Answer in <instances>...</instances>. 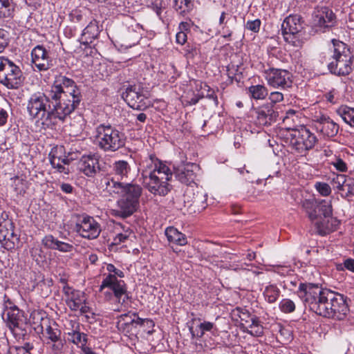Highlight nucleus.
Returning <instances> with one entry per match:
<instances>
[{"instance_id":"nucleus-1","label":"nucleus","mask_w":354,"mask_h":354,"mask_svg":"<svg viewBox=\"0 0 354 354\" xmlns=\"http://www.w3.org/2000/svg\"><path fill=\"white\" fill-rule=\"evenodd\" d=\"M298 294L305 305L319 316L343 320L348 311L346 300L342 295L317 285L301 283Z\"/></svg>"},{"instance_id":"nucleus-2","label":"nucleus","mask_w":354,"mask_h":354,"mask_svg":"<svg viewBox=\"0 0 354 354\" xmlns=\"http://www.w3.org/2000/svg\"><path fill=\"white\" fill-rule=\"evenodd\" d=\"M50 96L53 101V109H50L49 98L43 93H34L30 97L27 109L30 117L32 118L44 119L54 118L64 122L66 113V96L64 87L59 80H56L51 87Z\"/></svg>"},{"instance_id":"nucleus-3","label":"nucleus","mask_w":354,"mask_h":354,"mask_svg":"<svg viewBox=\"0 0 354 354\" xmlns=\"http://www.w3.org/2000/svg\"><path fill=\"white\" fill-rule=\"evenodd\" d=\"M142 183L154 195L165 196L171 189L169 181L172 173L169 168L158 159L150 156L142 173Z\"/></svg>"},{"instance_id":"nucleus-4","label":"nucleus","mask_w":354,"mask_h":354,"mask_svg":"<svg viewBox=\"0 0 354 354\" xmlns=\"http://www.w3.org/2000/svg\"><path fill=\"white\" fill-rule=\"evenodd\" d=\"M106 189L111 193L119 195L118 201V215L127 218L132 215L139 206V199L142 194V187L133 183H123L113 178L105 179Z\"/></svg>"},{"instance_id":"nucleus-5","label":"nucleus","mask_w":354,"mask_h":354,"mask_svg":"<svg viewBox=\"0 0 354 354\" xmlns=\"http://www.w3.org/2000/svg\"><path fill=\"white\" fill-rule=\"evenodd\" d=\"M333 60L328 64L329 71L336 75L345 76L352 71V55L346 45L333 39Z\"/></svg>"},{"instance_id":"nucleus-6","label":"nucleus","mask_w":354,"mask_h":354,"mask_svg":"<svg viewBox=\"0 0 354 354\" xmlns=\"http://www.w3.org/2000/svg\"><path fill=\"white\" fill-rule=\"evenodd\" d=\"M95 133L98 145L104 151H116L125 145L124 133L110 124H100L97 127Z\"/></svg>"},{"instance_id":"nucleus-7","label":"nucleus","mask_w":354,"mask_h":354,"mask_svg":"<svg viewBox=\"0 0 354 354\" xmlns=\"http://www.w3.org/2000/svg\"><path fill=\"white\" fill-rule=\"evenodd\" d=\"M68 226L82 238L89 240L97 238L102 231L100 224L93 216L86 214L72 213Z\"/></svg>"},{"instance_id":"nucleus-8","label":"nucleus","mask_w":354,"mask_h":354,"mask_svg":"<svg viewBox=\"0 0 354 354\" xmlns=\"http://www.w3.org/2000/svg\"><path fill=\"white\" fill-rule=\"evenodd\" d=\"M30 318L34 329L37 333H41L45 339L50 340L52 343L63 337L58 325L50 320L44 313L33 312Z\"/></svg>"},{"instance_id":"nucleus-9","label":"nucleus","mask_w":354,"mask_h":354,"mask_svg":"<svg viewBox=\"0 0 354 354\" xmlns=\"http://www.w3.org/2000/svg\"><path fill=\"white\" fill-rule=\"evenodd\" d=\"M99 290L108 300L115 297L118 303L124 304L129 299L125 282L118 279L115 274H109L103 279Z\"/></svg>"},{"instance_id":"nucleus-10","label":"nucleus","mask_w":354,"mask_h":354,"mask_svg":"<svg viewBox=\"0 0 354 354\" xmlns=\"http://www.w3.org/2000/svg\"><path fill=\"white\" fill-rule=\"evenodd\" d=\"M290 143L299 153L313 149L317 141L316 136L305 127L289 130Z\"/></svg>"},{"instance_id":"nucleus-11","label":"nucleus","mask_w":354,"mask_h":354,"mask_svg":"<svg viewBox=\"0 0 354 354\" xmlns=\"http://www.w3.org/2000/svg\"><path fill=\"white\" fill-rule=\"evenodd\" d=\"M122 97L134 109L145 110L150 105L148 92L140 84L129 86L122 93Z\"/></svg>"},{"instance_id":"nucleus-12","label":"nucleus","mask_w":354,"mask_h":354,"mask_svg":"<svg viewBox=\"0 0 354 354\" xmlns=\"http://www.w3.org/2000/svg\"><path fill=\"white\" fill-rule=\"evenodd\" d=\"M264 77L269 86L286 89L292 84V75L287 70L270 68L264 71Z\"/></svg>"},{"instance_id":"nucleus-13","label":"nucleus","mask_w":354,"mask_h":354,"mask_svg":"<svg viewBox=\"0 0 354 354\" xmlns=\"http://www.w3.org/2000/svg\"><path fill=\"white\" fill-rule=\"evenodd\" d=\"M335 15L328 7H317L313 13V26L316 31L324 32L335 24Z\"/></svg>"},{"instance_id":"nucleus-14","label":"nucleus","mask_w":354,"mask_h":354,"mask_svg":"<svg viewBox=\"0 0 354 354\" xmlns=\"http://www.w3.org/2000/svg\"><path fill=\"white\" fill-rule=\"evenodd\" d=\"M145 324L153 326L152 320L149 319H141L137 317L136 313L124 314L118 317L117 322V328L122 333L127 334H133L137 328L138 326L145 325Z\"/></svg>"},{"instance_id":"nucleus-15","label":"nucleus","mask_w":354,"mask_h":354,"mask_svg":"<svg viewBox=\"0 0 354 354\" xmlns=\"http://www.w3.org/2000/svg\"><path fill=\"white\" fill-rule=\"evenodd\" d=\"M15 225L11 219L3 218L0 221V243L8 250L15 248L19 242V237L14 232Z\"/></svg>"},{"instance_id":"nucleus-16","label":"nucleus","mask_w":354,"mask_h":354,"mask_svg":"<svg viewBox=\"0 0 354 354\" xmlns=\"http://www.w3.org/2000/svg\"><path fill=\"white\" fill-rule=\"evenodd\" d=\"M22 82L21 71L12 62L7 65L3 72L0 73V83L8 88H16Z\"/></svg>"},{"instance_id":"nucleus-17","label":"nucleus","mask_w":354,"mask_h":354,"mask_svg":"<svg viewBox=\"0 0 354 354\" xmlns=\"http://www.w3.org/2000/svg\"><path fill=\"white\" fill-rule=\"evenodd\" d=\"M199 171V166L195 163L187 162L179 165L175 169L176 178L182 183L190 185L194 183L196 173Z\"/></svg>"},{"instance_id":"nucleus-18","label":"nucleus","mask_w":354,"mask_h":354,"mask_svg":"<svg viewBox=\"0 0 354 354\" xmlns=\"http://www.w3.org/2000/svg\"><path fill=\"white\" fill-rule=\"evenodd\" d=\"M315 127L326 138H333L339 131V125L326 115L316 116Z\"/></svg>"},{"instance_id":"nucleus-19","label":"nucleus","mask_w":354,"mask_h":354,"mask_svg":"<svg viewBox=\"0 0 354 354\" xmlns=\"http://www.w3.org/2000/svg\"><path fill=\"white\" fill-rule=\"evenodd\" d=\"M78 169L88 177H93L100 171L98 156L95 154L82 156L78 162Z\"/></svg>"},{"instance_id":"nucleus-20","label":"nucleus","mask_w":354,"mask_h":354,"mask_svg":"<svg viewBox=\"0 0 354 354\" xmlns=\"http://www.w3.org/2000/svg\"><path fill=\"white\" fill-rule=\"evenodd\" d=\"M257 122L261 126H269L275 122L279 113L271 104L261 106L255 111Z\"/></svg>"},{"instance_id":"nucleus-21","label":"nucleus","mask_w":354,"mask_h":354,"mask_svg":"<svg viewBox=\"0 0 354 354\" xmlns=\"http://www.w3.org/2000/svg\"><path fill=\"white\" fill-rule=\"evenodd\" d=\"M32 62L39 71H46L51 66L48 51L41 45L35 46L31 52Z\"/></svg>"},{"instance_id":"nucleus-22","label":"nucleus","mask_w":354,"mask_h":354,"mask_svg":"<svg viewBox=\"0 0 354 354\" xmlns=\"http://www.w3.org/2000/svg\"><path fill=\"white\" fill-rule=\"evenodd\" d=\"M68 287V306L73 311H79L80 314L87 313L90 308L85 304V297L81 291L73 290Z\"/></svg>"},{"instance_id":"nucleus-23","label":"nucleus","mask_w":354,"mask_h":354,"mask_svg":"<svg viewBox=\"0 0 354 354\" xmlns=\"http://www.w3.org/2000/svg\"><path fill=\"white\" fill-rule=\"evenodd\" d=\"M303 29L301 18L299 15H290L286 17L281 26L282 32L299 33Z\"/></svg>"},{"instance_id":"nucleus-24","label":"nucleus","mask_w":354,"mask_h":354,"mask_svg":"<svg viewBox=\"0 0 354 354\" xmlns=\"http://www.w3.org/2000/svg\"><path fill=\"white\" fill-rule=\"evenodd\" d=\"M333 214L331 200H322L317 203L314 212H308L309 218L313 221L317 219L318 216L323 215L325 218H329Z\"/></svg>"},{"instance_id":"nucleus-25","label":"nucleus","mask_w":354,"mask_h":354,"mask_svg":"<svg viewBox=\"0 0 354 354\" xmlns=\"http://www.w3.org/2000/svg\"><path fill=\"white\" fill-rule=\"evenodd\" d=\"M68 147L69 151H68V162L70 160L77 159L81 154V152L86 149L87 144L85 142L84 138H75L71 139L68 141Z\"/></svg>"},{"instance_id":"nucleus-26","label":"nucleus","mask_w":354,"mask_h":354,"mask_svg":"<svg viewBox=\"0 0 354 354\" xmlns=\"http://www.w3.org/2000/svg\"><path fill=\"white\" fill-rule=\"evenodd\" d=\"M131 168L130 165L126 160H118L113 165V171L117 181L123 180L129 178Z\"/></svg>"},{"instance_id":"nucleus-27","label":"nucleus","mask_w":354,"mask_h":354,"mask_svg":"<svg viewBox=\"0 0 354 354\" xmlns=\"http://www.w3.org/2000/svg\"><path fill=\"white\" fill-rule=\"evenodd\" d=\"M99 27L96 21H91L83 30L82 40L84 44L92 43L93 40L97 38L99 35Z\"/></svg>"},{"instance_id":"nucleus-28","label":"nucleus","mask_w":354,"mask_h":354,"mask_svg":"<svg viewBox=\"0 0 354 354\" xmlns=\"http://www.w3.org/2000/svg\"><path fill=\"white\" fill-rule=\"evenodd\" d=\"M165 235L167 240L171 243H174L179 245H185L187 243L185 235L174 227H167L165 230Z\"/></svg>"},{"instance_id":"nucleus-29","label":"nucleus","mask_w":354,"mask_h":354,"mask_svg":"<svg viewBox=\"0 0 354 354\" xmlns=\"http://www.w3.org/2000/svg\"><path fill=\"white\" fill-rule=\"evenodd\" d=\"M114 228L116 232L113 238V244L115 245L124 243L132 234V231L128 226H125L121 223H116Z\"/></svg>"},{"instance_id":"nucleus-30","label":"nucleus","mask_w":354,"mask_h":354,"mask_svg":"<svg viewBox=\"0 0 354 354\" xmlns=\"http://www.w3.org/2000/svg\"><path fill=\"white\" fill-rule=\"evenodd\" d=\"M6 321L7 326L9 328L15 327L19 324H22L24 322L22 313L19 308L10 309L8 312L6 313Z\"/></svg>"},{"instance_id":"nucleus-31","label":"nucleus","mask_w":354,"mask_h":354,"mask_svg":"<svg viewBox=\"0 0 354 354\" xmlns=\"http://www.w3.org/2000/svg\"><path fill=\"white\" fill-rule=\"evenodd\" d=\"M281 294L279 288L275 284L267 285L263 292V295L266 301L273 304L277 301Z\"/></svg>"},{"instance_id":"nucleus-32","label":"nucleus","mask_w":354,"mask_h":354,"mask_svg":"<svg viewBox=\"0 0 354 354\" xmlns=\"http://www.w3.org/2000/svg\"><path fill=\"white\" fill-rule=\"evenodd\" d=\"M71 88L72 91H68L69 95H68V101L71 102V109L68 113V115L71 113L75 109V108L80 104V93L79 90H75L74 88V81L68 78V89Z\"/></svg>"},{"instance_id":"nucleus-33","label":"nucleus","mask_w":354,"mask_h":354,"mask_svg":"<svg viewBox=\"0 0 354 354\" xmlns=\"http://www.w3.org/2000/svg\"><path fill=\"white\" fill-rule=\"evenodd\" d=\"M43 244L50 249L58 250L59 251H66V243L58 241L52 235L46 236L42 240Z\"/></svg>"},{"instance_id":"nucleus-34","label":"nucleus","mask_w":354,"mask_h":354,"mask_svg":"<svg viewBox=\"0 0 354 354\" xmlns=\"http://www.w3.org/2000/svg\"><path fill=\"white\" fill-rule=\"evenodd\" d=\"M235 312H236V315L241 319V325L245 328H246L250 323L256 322L257 316L251 315L245 308L237 307L235 309Z\"/></svg>"},{"instance_id":"nucleus-35","label":"nucleus","mask_w":354,"mask_h":354,"mask_svg":"<svg viewBox=\"0 0 354 354\" xmlns=\"http://www.w3.org/2000/svg\"><path fill=\"white\" fill-rule=\"evenodd\" d=\"M68 341L72 342L83 350L84 348H86V335L74 330L72 333L68 332Z\"/></svg>"},{"instance_id":"nucleus-36","label":"nucleus","mask_w":354,"mask_h":354,"mask_svg":"<svg viewBox=\"0 0 354 354\" xmlns=\"http://www.w3.org/2000/svg\"><path fill=\"white\" fill-rule=\"evenodd\" d=\"M249 94L254 100H263L268 95V89L264 85H252L248 88Z\"/></svg>"},{"instance_id":"nucleus-37","label":"nucleus","mask_w":354,"mask_h":354,"mask_svg":"<svg viewBox=\"0 0 354 354\" xmlns=\"http://www.w3.org/2000/svg\"><path fill=\"white\" fill-rule=\"evenodd\" d=\"M192 0H174V7L180 15L185 16L193 8Z\"/></svg>"},{"instance_id":"nucleus-38","label":"nucleus","mask_w":354,"mask_h":354,"mask_svg":"<svg viewBox=\"0 0 354 354\" xmlns=\"http://www.w3.org/2000/svg\"><path fill=\"white\" fill-rule=\"evenodd\" d=\"M337 112L346 123L354 127V109L344 106L339 107Z\"/></svg>"},{"instance_id":"nucleus-39","label":"nucleus","mask_w":354,"mask_h":354,"mask_svg":"<svg viewBox=\"0 0 354 354\" xmlns=\"http://www.w3.org/2000/svg\"><path fill=\"white\" fill-rule=\"evenodd\" d=\"M83 118L81 115L76 117L75 124H70L71 129L69 130L70 140L79 136L82 132Z\"/></svg>"},{"instance_id":"nucleus-40","label":"nucleus","mask_w":354,"mask_h":354,"mask_svg":"<svg viewBox=\"0 0 354 354\" xmlns=\"http://www.w3.org/2000/svg\"><path fill=\"white\" fill-rule=\"evenodd\" d=\"M13 10L12 0H0V19L11 17Z\"/></svg>"},{"instance_id":"nucleus-41","label":"nucleus","mask_w":354,"mask_h":354,"mask_svg":"<svg viewBox=\"0 0 354 354\" xmlns=\"http://www.w3.org/2000/svg\"><path fill=\"white\" fill-rule=\"evenodd\" d=\"M66 341L65 337L57 341H55L51 344L52 354H66Z\"/></svg>"},{"instance_id":"nucleus-42","label":"nucleus","mask_w":354,"mask_h":354,"mask_svg":"<svg viewBox=\"0 0 354 354\" xmlns=\"http://www.w3.org/2000/svg\"><path fill=\"white\" fill-rule=\"evenodd\" d=\"M27 326V324L24 322L22 324L15 326V327H12L10 329L16 338L26 339L28 336Z\"/></svg>"},{"instance_id":"nucleus-43","label":"nucleus","mask_w":354,"mask_h":354,"mask_svg":"<svg viewBox=\"0 0 354 354\" xmlns=\"http://www.w3.org/2000/svg\"><path fill=\"white\" fill-rule=\"evenodd\" d=\"M341 196L344 198H348L354 196V180L348 178L347 181L343 185L339 192Z\"/></svg>"},{"instance_id":"nucleus-44","label":"nucleus","mask_w":354,"mask_h":354,"mask_svg":"<svg viewBox=\"0 0 354 354\" xmlns=\"http://www.w3.org/2000/svg\"><path fill=\"white\" fill-rule=\"evenodd\" d=\"M245 328L248 333L257 337L261 336L263 333V328L257 317H256V322L250 323Z\"/></svg>"},{"instance_id":"nucleus-45","label":"nucleus","mask_w":354,"mask_h":354,"mask_svg":"<svg viewBox=\"0 0 354 354\" xmlns=\"http://www.w3.org/2000/svg\"><path fill=\"white\" fill-rule=\"evenodd\" d=\"M279 308L285 313H290L295 310V305L292 300L283 299L279 303Z\"/></svg>"},{"instance_id":"nucleus-46","label":"nucleus","mask_w":354,"mask_h":354,"mask_svg":"<svg viewBox=\"0 0 354 354\" xmlns=\"http://www.w3.org/2000/svg\"><path fill=\"white\" fill-rule=\"evenodd\" d=\"M284 39L292 46L299 47L301 46V41L299 39V33L282 32Z\"/></svg>"},{"instance_id":"nucleus-47","label":"nucleus","mask_w":354,"mask_h":354,"mask_svg":"<svg viewBox=\"0 0 354 354\" xmlns=\"http://www.w3.org/2000/svg\"><path fill=\"white\" fill-rule=\"evenodd\" d=\"M347 180L348 178H346V176L337 174L333 178L331 183L333 187L340 192Z\"/></svg>"},{"instance_id":"nucleus-48","label":"nucleus","mask_w":354,"mask_h":354,"mask_svg":"<svg viewBox=\"0 0 354 354\" xmlns=\"http://www.w3.org/2000/svg\"><path fill=\"white\" fill-rule=\"evenodd\" d=\"M198 328L199 330L197 332L196 335L198 337H202L205 332L212 331L214 328V324L210 322H204L199 324Z\"/></svg>"},{"instance_id":"nucleus-49","label":"nucleus","mask_w":354,"mask_h":354,"mask_svg":"<svg viewBox=\"0 0 354 354\" xmlns=\"http://www.w3.org/2000/svg\"><path fill=\"white\" fill-rule=\"evenodd\" d=\"M205 196L201 194H197L193 199L192 203L191 205H194L195 207H198V210L201 211L205 209V206L203 205V201H205Z\"/></svg>"},{"instance_id":"nucleus-50","label":"nucleus","mask_w":354,"mask_h":354,"mask_svg":"<svg viewBox=\"0 0 354 354\" xmlns=\"http://www.w3.org/2000/svg\"><path fill=\"white\" fill-rule=\"evenodd\" d=\"M316 189L324 196H329L331 193L330 187L325 183H317L315 184Z\"/></svg>"},{"instance_id":"nucleus-51","label":"nucleus","mask_w":354,"mask_h":354,"mask_svg":"<svg viewBox=\"0 0 354 354\" xmlns=\"http://www.w3.org/2000/svg\"><path fill=\"white\" fill-rule=\"evenodd\" d=\"M330 165H333L339 171L344 172L347 171L346 162L340 158L336 157L334 160L331 161Z\"/></svg>"},{"instance_id":"nucleus-52","label":"nucleus","mask_w":354,"mask_h":354,"mask_svg":"<svg viewBox=\"0 0 354 354\" xmlns=\"http://www.w3.org/2000/svg\"><path fill=\"white\" fill-rule=\"evenodd\" d=\"M8 44V32L5 30L0 28V53L4 50Z\"/></svg>"},{"instance_id":"nucleus-53","label":"nucleus","mask_w":354,"mask_h":354,"mask_svg":"<svg viewBox=\"0 0 354 354\" xmlns=\"http://www.w3.org/2000/svg\"><path fill=\"white\" fill-rule=\"evenodd\" d=\"M315 225L317 226L318 232L320 234H326L329 232L330 228L328 225V223H326L325 221H317L315 223Z\"/></svg>"},{"instance_id":"nucleus-54","label":"nucleus","mask_w":354,"mask_h":354,"mask_svg":"<svg viewBox=\"0 0 354 354\" xmlns=\"http://www.w3.org/2000/svg\"><path fill=\"white\" fill-rule=\"evenodd\" d=\"M261 24V22L260 19L248 21L246 23V28H247V29H248L254 32H258L260 29Z\"/></svg>"},{"instance_id":"nucleus-55","label":"nucleus","mask_w":354,"mask_h":354,"mask_svg":"<svg viewBox=\"0 0 354 354\" xmlns=\"http://www.w3.org/2000/svg\"><path fill=\"white\" fill-rule=\"evenodd\" d=\"M269 100L272 104H276L281 102L283 100V95L279 91L272 92L270 94Z\"/></svg>"},{"instance_id":"nucleus-56","label":"nucleus","mask_w":354,"mask_h":354,"mask_svg":"<svg viewBox=\"0 0 354 354\" xmlns=\"http://www.w3.org/2000/svg\"><path fill=\"white\" fill-rule=\"evenodd\" d=\"M107 270L110 272L109 274H115V277L123 278L124 277V272L117 269L113 264H108L106 267Z\"/></svg>"},{"instance_id":"nucleus-57","label":"nucleus","mask_w":354,"mask_h":354,"mask_svg":"<svg viewBox=\"0 0 354 354\" xmlns=\"http://www.w3.org/2000/svg\"><path fill=\"white\" fill-rule=\"evenodd\" d=\"M3 306H4V309H5V311L7 313L8 312L9 310L10 309H15V308H18L13 303L12 301L10 300V298H8V297L5 296L4 297V299H3Z\"/></svg>"},{"instance_id":"nucleus-58","label":"nucleus","mask_w":354,"mask_h":354,"mask_svg":"<svg viewBox=\"0 0 354 354\" xmlns=\"http://www.w3.org/2000/svg\"><path fill=\"white\" fill-rule=\"evenodd\" d=\"M153 10L156 12V13L160 16L162 13V10L165 8V6H162V1L160 0L156 1L152 5Z\"/></svg>"},{"instance_id":"nucleus-59","label":"nucleus","mask_w":354,"mask_h":354,"mask_svg":"<svg viewBox=\"0 0 354 354\" xmlns=\"http://www.w3.org/2000/svg\"><path fill=\"white\" fill-rule=\"evenodd\" d=\"M176 40L178 44H184L187 41V35L185 32L180 31L176 34Z\"/></svg>"},{"instance_id":"nucleus-60","label":"nucleus","mask_w":354,"mask_h":354,"mask_svg":"<svg viewBox=\"0 0 354 354\" xmlns=\"http://www.w3.org/2000/svg\"><path fill=\"white\" fill-rule=\"evenodd\" d=\"M8 114L7 111L3 109L0 110V127L3 126L7 122Z\"/></svg>"},{"instance_id":"nucleus-61","label":"nucleus","mask_w":354,"mask_h":354,"mask_svg":"<svg viewBox=\"0 0 354 354\" xmlns=\"http://www.w3.org/2000/svg\"><path fill=\"white\" fill-rule=\"evenodd\" d=\"M344 266L347 270L354 272V259H347L344 262Z\"/></svg>"},{"instance_id":"nucleus-62","label":"nucleus","mask_w":354,"mask_h":354,"mask_svg":"<svg viewBox=\"0 0 354 354\" xmlns=\"http://www.w3.org/2000/svg\"><path fill=\"white\" fill-rule=\"evenodd\" d=\"M82 19L81 15L78 14L77 12L75 13L72 12L70 14V20L74 22H80Z\"/></svg>"},{"instance_id":"nucleus-63","label":"nucleus","mask_w":354,"mask_h":354,"mask_svg":"<svg viewBox=\"0 0 354 354\" xmlns=\"http://www.w3.org/2000/svg\"><path fill=\"white\" fill-rule=\"evenodd\" d=\"M10 61L8 59L0 57V73L3 72Z\"/></svg>"},{"instance_id":"nucleus-64","label":"nucleus","mask_w":354,"mask_h":354,"mask_svg":"<svg viewBox=\"0 0 354 354\" xmlns=\"http://www.w3.org/2000/svg\"><path fill=\"white\" fill-rule=\"evenodd\" d=\"M10 354H31L30 352H27L24 348H12Z\"/></svg>"}]
</instances>
